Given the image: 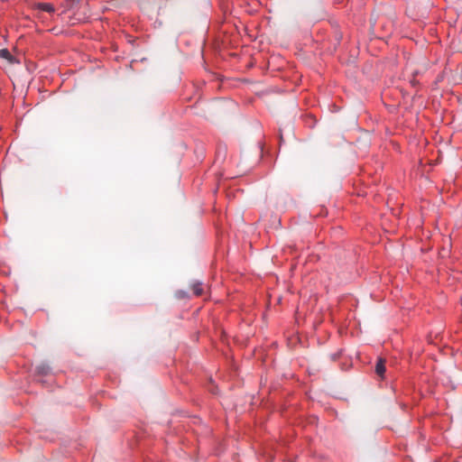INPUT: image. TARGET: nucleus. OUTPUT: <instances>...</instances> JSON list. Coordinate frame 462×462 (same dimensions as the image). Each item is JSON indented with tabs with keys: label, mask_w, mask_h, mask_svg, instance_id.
Here are the masks:
<instances>
[{
	"label": "nucleus",
	"mask_w": 462,
	"mask_h": 462,
	"mask_svg": "<svg viewBox=\"0 0 462 462\" xmlns=\"http://www.w3.org/2000/svg\"><path fill=\"white\" fill-rule=\"evenodd\" d=\"M0 58L6 60L9 64H14L19 62L16 60V58L10 53V51L7 49L0 50Z\"/></svg>",
	"instance_id": "nucleus-1"
},
{
	"label": "nucleus",
	"mask_w": 462,
	"mask_h": 462,
	"mask_svg": "<svg viewBox=\"0 0 462 462\" xmlns=\"http://www.w3.org/2000/svg\"><path fill=\"white\" fill-rule=\"evenodd\" d=\"M385 372V361L383 358H379L375 365V373L379 376H383Z\"/></svg>",
	"instance_id": "nucleus-2"
},
{
	"label": "nucleus",
	"mask_w": 462,
	"mask_h": 462,
	"mask_svg": "<svg viewBox=\"0 0 462 462\" xmlns=\"http://www.w3.org/2000/svg\"><path fill=\"white\" fill-rule=\"evenodd\" d=\"M191 289L193 291V293L196 295V296H200L203 294L204 292V288H203V284L202 282H194L192 285H191Z\"/></svg>",
	"instance_id": "nucleus-3"
},
{
	"label": "nucleus",
	"mask_w": 462,
	"mask_h": 462,
	"mask_svg": "<svg viewBox=\"0 0 462 462\" xmlns=\"http://www.w3.org/2000/svg\"><path fill=\"white\" fill-rule=\"evenodd\" d=\"M38 9L48 12V13H53L54 7L52 5L48 3H40L37 5Z\"/></svg>",
	"instance_id": "nucleus-4"
},
{
	"label": "nucleus",
	"mask_w": 462,
	"mask_h": 462,
	"mask_svg": "<svg viewBox=\"0 0 462 462\" xmlns=\"http://www.w3.org/2000/svg\"><path fill=\"white\" fill-rule=\"evenodd\" d=\"M36 372L39 374H47L50 372V367L47 365H40L36 367Z\"/></svg>",
	"instance_id": "nucleus-5"
}]
</instances>
